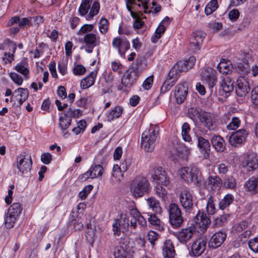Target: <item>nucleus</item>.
I'll use <instances>...</instances> for the list:
<instances>
[{
  "label": "nucleus",
  "instance_id": "nucleus-6",
  "mask_svg": "<svg viewBox=\"0 0 258 258\" xmlns=\"http://www.w3.org/2000/svg\"><path fill=\"white\" fill-rule=\"evenodd\" d=\"M196 61L195 56H190L188 59L178 61L170 70L169 76L178 78L182 72H186L192 68Z\"/></svg>",
  "mask_w": 258,
  "mask_h": 258
},
{
  "label": "nucleus",
  "instance_id": "nucleus-11",
  "mask_svg": "<svg viewBox=\"0 0 258 258\" xmlns=\"http://www.w3.org/2000/svg\"><path fill=\"white\" fill-rule=\"evenodd\" d=\"M151 178L153 182L158 184L167 185L169 183L167 174L161 167H155L152 170Z\"/></svg>",
  "mask_w": 258,
  "mask_h": 258
},
{
  "label": "nucleus",
  "instance_id": "nucleus-9",
  "mask_svg": "<svg viewBox=\"0 0 258 258\" xmlns=\"http://www.w3.org/2000/svg\"><path fill=\"white\" fill-rule=\"evenodd\" d=\"M234 80L229 76L224 77L221 82L217 95L227 97L233 91L234 88Z\"/></svg>",
  "mask_w": 258,
  "mask_h": 258
},
{
  "label": "nucleus",
  "instance_id": "nucleus-58",
  "mask_svg": "<svg viewBox=\"0 0 258 258\" xmlns=\"http://www.w3.org/2000/svg\"><path fill=\"white\" fill-rule=\"evenodd\" d=\"M30 18V25L32 26H38L40 24L43 22V18L41 16H36L34 17H31Z\"/></svg>",
  "mask_w": 258,
  "mask_h": 258
},
{
  "label": "nucleus",
  "instance_id": "nucleus-29",
  "mask_svg": "<svg viewBox=\"0 0 258 258\" xmlns=\"http://www.w3.org/2000/svg\"><path fill=\"white\" fill-rule=\"evenodd\" d=\"M245 187L252 194L258 193V175L250 177L246 182Z\"/></svg>",
  "mask_w": 258,
  "mask_h": 258
},
{
  "label": "nucleus",
  "instance_id": "nucleus-54",
  "mask_svg": "<svg viewBox=\"0 0 258 258\" xmlns=\"http://www.w3.org/2000/svg\"><path fill=\"white\" fill-rule=\"evenodd\" d=\"M120 218L121 227H123L124 229H128L130 226V217L126 214L122 213L120 215Z\"/></svg>",
  "mask_w": 258,
  "mask_h": 258
},
{
  "label": "nucleus",
  "instance_id": "nucleus-63",
  "mask_svg": "<svg viewBox=\"0 0 258 258\" xmlns=\"http://www.w3.org/2000/svg\"><path fill=\"white\" fill-rule=\"evenodd\" d=\"M118 33L130 35L131 34V28L128 26L121 24L119 27Z\"/></svg>",
  "mask_w": 258,
  "mask_h": 258
},
{
  "label": "nucleus",
  "instance_id": "nucleus-27",
  "mask_svg": "<svg viewBox=\"0 0 258 258\" xmlns=\"http://www.w3.org/2000/svg\"><path fill=\"white\" fill-rule=\"evenodd\" d=\"M222 184V180L218 176H210L206 181L205 184L206 187L209 189H219Z\"/></svg>",
  "mask_w": 258,
  "mask_h": 258
},
{
  "label": "nucleus",
  "instance_id": "nucleus-62",
  "mask_svg": "<svg viewBox=\"0 0 258 258\" xmlns=\"http://www.w3.org/2000/svg\"><path fill=\"white\" fill-rule=\"evenodd\" d=\"M86 68L81 64H77L73 69V73L75 75H83L86 72Z\"/></svg>",
  "mask_w": 258,
  "mask_h": 258
},
{
  "label": "nucleus",
  "instance_id": "nucleus-57",
  "mask_svg": "<svg viewBox=\"0 0 258 258\" xmlns=\"http://www.w3.org/2000/svg\"><path fill=\"white\" fill-rule=\"evenodd\" d=\"M227 216L225 215L220 216L217 217L213 221V225L215 227L222 226L226 222Z\"/></svg>",
  "mask_w": 258,
  "mask_h": 258
},
{
  "label": "nucleus",
  "instance_id": "nucleus-12",
  "mask_svg": "<svg viewBox=\"0 0 258 258\" xmlns=\"http://www.w3.org/2000/svg\"><path fill=\"white\" fill-rule=\"evenodd\" d=\"M29 94L27 89L19 88L14 91L11 101L13 103L14 105L20 107L28 98Z\"/></svg>",
  "mask_w": 258,
  "mask_h": 258
},
{
  "label": "nucleus",
  "instance_id": "nucleus-24",
  "mask_svg": "<svg viewBox=\"0 0 258 258\" xmlns=\"http://www.w3.org/2000/svg\"><path fill=\"white\" fill-rule=\"evenodd\" d=\"M202 79L208 85L210 88L212 89L216 85L217 81L215 72L211 68L203 71L201 74Z\"/></svg>",
  "mask_w": 258,
  "mask_h": 258
},
{
  "label": "nucleus",
  "instance_id": "nucleus-4",
  "mask_svg": "<svg viewBox=\"0 0 258 258\" xmlns=\"http://www.w3.org/2000/svg\"><path fill=\"white\" fill-rule=\"evenodd\" d=\"M178 174L184 181L193 182L196 185H199L203 181L201 173L195 166L181 168L179 170Z\"/></svg>",
  "mask_w": 258,
  "mask_h": 258
},
{
  "label": "nucleus",
  "instance_id": "nucleus-48",
  "mask_svg": "<svg viewBox=\"0 0 258 258\" xmlns=\"http://www.w3.org/2000/svg\"><path fill=\"white\" fill-rule=\"evenodd\" d=\"M248 226V222L242 221L240 223L235 224L232 228L233 233L238 234L246 229Z\"/></svg>",
  "mask_w": 258,
  "mask_h": 258
},
{
  "label": "nucleus",
  "instance_id": "nucleus-19",
  "mask_svg": "<svg viewBox=\"0 0 258 258\" xmlns=\"http://www.w3.org/2000/svg\"><path fill=\"white\" fill-rule=\"evenodd\" d=\"M103 171V168L101 165H93L88 171L79 176V179L83 181L89 178H97L102 175Z\"/></svg>",
  "mask_w": 258,
  "mask_h": 258
},
{
  "label": "nucleus",
  "instance_id": "nucleus-46",
  "mask_svg": "<svg viewBox=\"0 0 258 258\" xmlns=\"http://www.w3.org/2000/svg\"><path fill=\"white\" fill-rule=\"evenodd\" d=\"M215 200L210 196L207 201L206 206V211L209 215H213L216 212V208L215 206Z\"/></svg>",
  "mask_w": 258,
  "mask_h": 258
},
{
  "label": "nucleus",
  "instance_id": "nucleus-30",
  "mask_svg": "<svg viewBox=\"0 0 258 258\" xmlns=\"http://www.w3.org/2000/svg\"><path fill=\"white\" fill-rule=\"evenodd\" d=\"M163 255L166 258H173L175 255L173 245L170 240L164 242L163 246Z\"/></svg>",
  "mask_w": 258,
  "mask_h": 258
},
{
  "label": "nucleus",
  "instance_id": "nucleus-16",
  "mask_svg": "<svg viewBox=\"0 0 258 258\" xmlns=\"http://www.w3.org/2000/svg\"><path fill=\"white\" fill-rule=\"evenodd\" d=\"M179 200L182 207L185 210H190L193 206V197L188 188H184L179 195Z\"/></svg>",
  "mask_w": 258,
  "mask_h": 258
},
{
  "label": "nucleus",
  "instance_id": "nucleus-39",
  "mask_svg": "<svg viewBox=\"0 0 258 258\" xmlns=\"http://www.w3.org/2000/svg\"><path fill=\"white\" fill-rule=\"evenodd\" d=\"M72 122V119L66 116H61L59 120V126L62 131L63 135H65L67 132H64L70 126Z\"/></svg>",
  "mask_w": 258,
  "mask_h": 258
},
{
  "label": "nucleus",
  "instance_id": "nucleus-33",
  "mask_svg": "<svg viewBox=\"0 0 258 258\" xmlns=\"http://www.w3.org/2000/svg\"><path fill=\"white\" fill-rule=\"evenodd\" d=\"M123 108L120 106H116L111 110L107 114V119L111 121L114 119L119 118L122 114Z\"/></svg>",
  "mask_w": 258,
  "mask_h": 258
},
{
  "label": "nucleus",
  "instance_id": "nucleus-34",
  "mask_svg": "<svg viewBox=\"0 0 258 258\" xmlns=\"http://www.w3.org/2000/svg\"><path fill=\"white\" fill-rule=\"evenodd\" d=\"M147 203L153 212L156 213H161L162 208L160 206L159 202L154 197H150L147 200Z\"/></svg>",
  "mask_w": 258,
  "mask_h": 258
},
{
  "label": "nucleus",
  "instance_id": "nucleus-35",
  "mask_svg": "<svg viewBox=\"0 0 258 258\" xmlns=\"http://www.w3.org/2000/svg\"><path fill=\"white\" fill-rule=\"evenodd\" d=\"M148 221L151 224L154 226L155 229L159 231H162L164 230V226L163 223L155 214H151L148 218Z\"/></svg>",
  "mask_w": 258,
  "mask_h": 258
},
{
  "label": "nucleus",
  "instance_id": "nucleus-50",
  "mask_svg": "<svg viewBox=\"0 0 258 258\" xmlns=\"http://www.w3.org/2000/svg\"><path fill=\"white\" fill-rule=\"evenodd\" d=\"M16 217L14 216L12 214H8V212L7 213V215L5 218V226L7 228L10 229L12 228L15 223L16 220Z\"/></svg>",
  "mask_w": 258,
  "mask_h": 258
},
{
  "label": "nucleus",
  "instance_id": "nucleus-44",
  "mask_svg": "<svg viewBox=\"0 0 258 258\" xmlns=\"http://www.w3.org/2000/svg\"><path fill=\"white\" fill-rule=\"evenodd\" d=\"M218 8L217 0H212L206 6L205 9V14L209 15L215 11Z\"/></svg>",
  "mask_w": 258,
  "mask_h": 258
},
{
  "label": "nucleus",
  "instance_id": "nucleus-31",
  "mask_svg": "<svg viewBox=\"0 0 258 258\" xmlns=\"http://www.w3.org/2000/svg\"><path fill=\"white\" fill-rule=\"evenodd\" d=\"M212 145L218 152H222L225 147V144L224 140L219 136H214L212 140Z\"/></svg>",
  "mask_w": 258,
  "mask_h": 258
},
{
  "label": "nucleus",
  "instance_id": "nucleus-47",
  "mask_svg": "<svg viewBox=\"0 0 258 258\" xmlns=\"http://www.w3.org/2000/svg\"><path fill=\"white\" fill-rule=\"evenodd\" d=\"M165 29V26L160 24L159 26L156 30L154 36H152L151 38L152 42L156 43L157 40L159 39L161 37V35L164 33Z\"/></svg>",
  "mask_w": 258,
  "mask_h": 258
},
{
  "label": "nucleus",
  "instance_id": "nucleus-64",
  "mask_svg": "<svg viewBox=\"0 0 258 258\" xmlns=\"http://www.w3.org/2000/svg\"><path fill=\"white\" fill-rule=\"evenodd\" d=\"M251 97L253 103L258 105V86L254 87L252 90Z\"/></svg>",
  "mask_w": 258,
  "mask_h": 258
},
{
  "label": "nucleus",
  "instance_id": "nucleus-26",
  "mask_svg": "<svg viewBox=\"0 0 258 258\" xmlns=\"http://www.w3.org/2000/svg\"><path fill=\"white\" fill-rule=\"evenodd\" d=\"M189 154V149L184 145H180L177 150L171 153V159L173 161L177 160V157L183 160H186Z\"/></svg>",
  "mask_w": 258,
  "mask_h": 258
},
{
  "label": "nucleus",
  "instance_id": "nucleus-36",
  "mask_svg": "<svg viewBox=\"0 0 258 258\" xmlns=\"http://www.w3.org/2000/svg\"><path fill=\"white\" fill-rule=\"evenodd\" d=\"M177 79L178 78L170 77L169 73L168 74L167 79L165 80L162 87H161V93H164L169 90L174 85Z\"/></svg>",
  "mask_w": 258,
  "mask_h": 258
},
{
  "label": "nucleus",
  "instance_id": "nucleus-61",
  "mask_svg": "<svg viewBox=\"0 0 258 258\" xmlns=\"http://www.w3.org/2000/svg\"><path fill=\"white\" fill-rule=\"evenodd\" d=\"M155 191L156 194L159 197L161 198L163 200H164V198L167 195V191L165 188L159 184L157 185L155 187Z\"/></svg>",
  "mask_w": 258,
  "mask_h": 258
},
{
  "label": "nucleus",
  "instance_id": "nucleus-14",
  "mask_svg": "<svg viewBox=\"0 0 258 258\" xmlns=\"http://www.w3.org/2000/svg\"><path fill=\"white\" fill-rule=\"evenodd\" d=\"M195 228L191 226L182 229L180 231L174 233V235L182 244H185L192 237Z\"/></svg>",
  "mask_w": 258,
  "mask_h": 258
},
{
  "label": "nucleus",
  "instance_id": "nucleus-8",
  "mask_svg": "<svg viewBox=\"0 0 258 258\" xmlns=\"http://www.w3.org/2000/svg\"><path fill=\"white\" fill-rule=\"evenodd\" d=\"M169 222L171 225L175 228L181 226L183 219L181 212L178 206L174 203L170 204L169 206Z\"/></svg>",
  "mask_w": 258,
  "mask_h": 258
},
{
  "label": "nucleus",
  "instance_id": "nucleus-41",
  "mask_svg": "<svg viewBox=\"0 0 258 258\" xmlns=\"http://www.w3.org/2000/svg\"><path fill=\"white\" fill-rule=\"evenodd\" d=\"M190 130V126L188 123L184 122L182 124L181 135L182 139L185 142H190L191 141V138L189 134Z\"/></svg>",
  "mask_w": 258,
  "mask_h": 258
},
{
  "label": "nucleus",
  "instance_id": "nucleus-60",
  "mask_svg": "<svg viewBox=\"0 0 258 258\" xmlns=\"http://www.w3.org/2000/svg\"><path fill=\"white\" fill-rule=\"evenodd\" d=\"M9 76L13 81L18 85H21L22 84L23 79L22 77L16 73L12 72L10 73Z\"/></svg>",
  "mask_w": 258,
  "mask_h": 258
},
{
  "label": "nucleus",
  "instance_id": "nucleus-56",
  "mask_svg": "<svg viewBox=\"0 0 258 258\" xmlns=\"http://www.w3.org/2000/svg\"><path fill=\"white\" fill-rule=\"evenodd\" d=\"M93 28L94 26L92 24H85L77 32V34L78 35H81L88 32H90L93 30Z\"/></svg>",
  "mask_w": 258,
  "mask_h": 258
},
{
  "label": "nucleus",
  "instance_id": "nucleus-22",
  "mask_svg": "<svg viewBox=\"0 0 258 258\" xmlns=\"http://www.w3.org/2000/svg\"><path fill=\"white\" fill-rule=\"evenodd\" d=\"M207 245V239L203 237L197 239L191 246V252L195 256L201 255L205 251Z\"/></svg>",
  "mask_w": 258,
  "mask_h": 258
},
{
  "label": "nucleus",
  "instance_id": "nucleus-40",
  "mask_svg": "<svg viewBox=\"0 0 258 258\" xmlns=\"http://www.w3.org/2000/svg\"><path fill=\"white\" fill-rule=\"evenodd\" d=\"M233 196L231 194L226 195L224 198L220 201L219 204V209L224 210L228 207L233 201Z\"/></svg>",
  "mask_w": 258,
  "mask_h": 258
},
{
  "label": "nucleus",
  "instance_id": "nucleus-42",
  "mask_svg": "<svg viewBox=\"0 0 258 258\" xmlns=\"http://www.w3.org/2000/svg\"><path fill=\"white\" fill-rule=\"evenodd\" d=\"M246 167L249 171H252L258 167V160L254 156H249L246 161Z\"/></svg>",
  "mask_w": 258,
  "mask_h": 258
},
{
  "label": "nucleus",
  "instance_id": "nucleus-21",
  "mask_svg": "<svg viewBox=\"0 0 258 258\" xmlns=\"http://www.w3.org/2000/svg\"><path fill=\"white\" fill-rule=\"evenodd\" d=\"M235 89L236 93L238 96L244 97L250 90L249 83L245 78L240 77L237 80Z\"/></svg>",
  "mask_w": 258,
  "mask_h": 258
},
{
  "label": "nucleus",
  "instance_id": "nucleus-37",
  "mask_svg": "<svg viewBox=\"0 0 258 258\" xmlns=\"http://www.w3.org/2000/svg\"><path fill=\"white\" fill-rule=\"evenodd\" d=\"M202 113L200 111L195 107H191L188 109L187 114L188 116L192 120V121L196 123L198 120L201 119L202 116Z\"/></svg>",
  "mask_w": 258,
  "mask_h": 258
},
{
  "label": "nucleus",
  "instance_id": "nucleus-59",
  "mask_svg": "<svg viewBox=\"0 0 258 258\" xmlns=\"http://www.w3.org/2000/svg\"><path fill=\"white\" fill-rule=\"evenodd\" d=\"M248 244L249 247L252 251L258 252V237L250 240Z\"/></svg>",
  "mask_w": 258,
  "mask_h": 258
},
{
  "label": "nucleus",
  "instance_id": "nucleus-5",
  "mask_svg": "<svg viewBox=\"0 0 258 258\" xmlns=\"http://www.w3.org/2000/svg\"><path fill=\"white\" fill-rule=\"evenodd\" d=\"M32 160L31 155L23 152L16 158V167L18 169V175L27 176L32 168Z\"/></svg>",
  "mask_w": 258,
  "mask_h": 258
},
{
  "label": "nucleus",
  "instance_id": "nucleus-32",
  "mask_svg": "<svg viewBox=\"0 0 258 258\" xmlns=\"http://www.w3.org/2000/svg\"><path fill=\"white\" fill-rule=\"evenodd\" d=\"M119 249L116 250H123L124 252H129L133 247V243L130 242L128 237H121L118 241Z\"/></svg>",
  "mask_w": 258,
  "mask_h": 258
},
{
  "label": "nucleus",
  "instance_id": "nucleus-25",
  "mask_svg": "<svg viewBox=\"0 0 258 258\" xmlns=\"http://www.w3.org/2000/svg\"><path fill=\"white\" fill-rule=\"evenodd\" d=\"M226 237V234L223 231H220L214 233L211 237L209 246L213 248H216L223 243Z\"/></svg>",
  "mask_w": 258,
  "mask_h": 258
},
{
  "label": "nucleus",
  "instance_id": "nucleus-17",
  "mask_svg": "<svg viewBox=\"0 0 258 258\" xmlns=\"http://www.w3.org/2000/svg\"><path fill=\"white\" fill-rule=\"evenodd\" d=\"M188 93V87L186 83L179 84L174 89V96L178 104H181L186 98Z\"/></svg>",
  "mask_w": 258,
  "mask_h": 258
},
{
  "label": "nucleus",
  "instance_id": "nucleus-13",
  "mask_svg": "<svg viewBox=\"0 0 258 258\" xmlns=\"http://www.w3.org/2000/svg\"><path fill=\"white\" fill-rule=\"evenodd\" d=\"M206 36V34L201 31H197L192 33L189 44V49L192 52H196L201 48V45Z\"/></svg>",
  "mask_w": 258,
  "mask_h": 258
},
{
  "label": "nucleus",
  "instance_id": "nucleus-15",
  "mask_svg": "<svg viewBox=\"0 0 258 258\" xmlns=\"http://www.w3.org/2000/svg\"><path fill=\"white\" fill-rule=\"evenodd\" d=\"M200 122L203 123L204 126L210 131H216L217 129L216 125V118L214 114L209 112H204L202 113Z\"/></svg>",
  "mask_w": 258,
  "mask_h": 258
},
{
  "label": "nucleus",
  "instance_id": "nucleus-20",
  "mask_svg": "<svg viewBox=\"0 0 258 258\" xmlns=\"http://www.w3.org/2000/svg\"><path fill=\"white\" fill-rule=\"evenodd\" d=\"M112 44L121 55L130 48V42L125 38L115 37L113 39Z\"/></svg>",
  "mask_w": 258,
  "mask_h": 258
},
{
  "label": "nucleus",
  "instance_id": "nucleus-38",
  "mask_svg": "<svg viewBox=\"0 0 258 258\" xmlns=\"http://www.w3.org/2000/svg\"><path fill=\"white\" fill-rule=\"evenodd\" d=\"M15 69L17 72L22 74L24 76L27 75V74L29 73V70L28 69V63L27 59H23L16 66Z\"/></svg>",
  "mask_w": 258,
  "mask_h": 258
},
{
  "label": "nucleus",
  "instance_id": "nucleus-23",
  "mask_svg": "<svg viewBox=\"0 0 258 258\" xmlns=\"http://www.w3.org/2000/svg\"><path fill=\"white\" fill-rule=\"evenodd\" d=\"M195 135L198 139V146L201 151L203 153L204 157L207 158L210 151V145L209 141L202 137L199 133L200 130H194Z\"/></svg>",
  "mask_w": 258,
  "mask_h": 258
},
{
  "label": "nucleus",
  "instance_id": "nucleus-10",
  "mask_svg": "<svg viewBox=\"0 0 258 258\" xmlns=\"http://www.w3.org/2000/svg\"><path fill=\"white\" fill-rule=\"evenodd\" d=\"M83 42L85 45L82 46L81 49L85 48V51L88 53H92L93 48L100 44V37L93 33H87L84 36Z\"/></svg>",
  "mask_w": 258,
  "mask_h": 258
},
{
  "label": "nucleus",
  "instance_id": "nucleus-53",
  "mask_svg": "<svg viewBox=\"0 0 258 258\" xmlns=\"http://www.w3.org/2000/svg\"><path fill=\"white\" fill-rule=\"evenodd\" d=\"M100 6L99 4L97 2H95L93 3L91 10L88 15V19H91L94 16L96 15L99 11Z\"/></svg>",
  "mask_w": 258,
  "mask_h": 258
},
{
  "label": "nucleus",
  "instance_id": "nucleus-7",
  "mask_svg": "<svg viewBox=\"0 0 258 258\" xmlns=\"http://www.w3.org/2000/svg\"><path fill=\"white\" fill-rule=\"evenodd\" d=\"M210 223L211 220L206 214L199 211L193 219L190 226L195 227V231L200 233H204L207 230Z\"/></svg>",
  "mask_w": 258,
  "mask_h": 258
},
{
  "label": "nucleus",
  "instance_id": "nucleus-55",
  "mask_svg": "<svg viewBox=\"0 0 258 258\" xmlns=\"http://www.w3.org/2000/svg\"><path fill=\"white\" fill-rule=\"evenodd\" d=\"M240 120L237 117H233L231 122L227 125V127L229 130H234L237 128L240 124Z\"/></svg>",
  "mask_w": 258,
  "mask_h": 258
},
{
  "label": "nucleus",
  "instance_id": "nucleus-49",
  "mask_svg": "<svg viewBox=\"0 0 258 258\" xmlns=\"http://www.w3.org/2000/svg\"><path fill=\"white\" fill-rule=\"evenodd\" d=\"M224 185L227 188L234 189L236 186V182L235 178L232 176H228L225 179Z\"/></svg>",
  "mask_w": 258,
  "mask_h": 258
},
{
  "label": "nucleus",
  "instance_id": "nucleus-43",
  "mask_svg": "<svg viewBox=\"0 0 258 258\" xmlns=\"http://www.w3.org/2000/svg\"><path fill=\"white\" fill-rule=\"evenodd\" d=\"M22 208L19 203H13L8 210V214H12L15 217H17L21 212Z\"/></svg>",
  "mask_w": 258,
  "mask_h": 258
},
{
  "label": "nucleus",
  "instance_id": "nucleus-51",
  "mask_svg": "<svg viewBox=\"0 0 258 258\" xmlns=\"http://www.w3.org/2000/svg\"><path fill=\"white\" fill-rule=\"evenodd\" d=\"M109 22L107 19L101 18L99 22V29L101 33L105 34L108 29Z\"/></svg>",
  "mask_w": 258,
  "mask_h": 258
},
{
  "label": "nucleus",
  "instance_id": "nucleus-1",
  "mask_svg": "<svg viewBox=\"0 0 258 258\" xmlns=\"http://www.w3.org/2000/svg\"><path fill=\"white\" fill-rule=\"evenodd\" d=\"M145 58L142 55H139L135 63L126 71L121 79L122 84L128 88L132 87L139 77L140 75L146 69Z\"/></svg>",
  "mask_w": 258,
  "mask_h": 258
},
{
  "label": "nucleus",
  "instance_id": "nucleus-18",
  "mask_svg": "<svg viewBox=\"0 0 258 258\" xmlns=\"http://www.w3.org/2000/svg\"><path fill=\"white\" fill-rule=\"evenodd\" d=\"M247 134L246 131L244 129L233 133L229 137V143L233 146H239L245 141Z\"/></svg>",
  "mask_w": 258,
  "mask_h": 258
},
{
  "label": "nucleus",
  "instance_id": "nucleus-3",
  "mask_svg": "<svg viewBox=\"0 0 258 258\" xmlns=\"http://www.w3.org/2000/svg\"><path fill=\"white\" fill-rule=\"evenodd\" d=\"M159 130L155 126L151 127L142 135L141 147L146 152H152L156 146Z\"/></svg>",
  "mask_w": 258,
  "mask_h": 258
},
{
  "label": "nucleus",
  "instance_id": "nucleus-2",
  "mask_svg": "<svg viewBox=\"0 0 258 258\" xmlns=\"http://www.w3.org/2000/svg\"><path fill=\"white\" fill-rule=\"evenodd\" d=\"M150 183L147 178L142 176L135 177L130 184V191L135 198L142 197L149 192Z\"/></svg>",
  "mask_w": 258,
  "mask_h": 258
},
{
  "label": "nucleus",
  "instance_id": "nucleus-45",
  "mask_svg": "<svg viewBox=\"0 0 258 258\" xmlns=\"http://www.w3.org/2000/svg\"><path fill=\"white\" fill-rule=\"evenodd\" d=\"M91 7L90 0H82L81 4L79 9V12L80 15L83 16L88 12Z\"/></svg>",
  "mask_w": 258,
  "mask_h": 258
},
{
  "label": "nucleus",
  "instance_id": "nucleus-28",
  "mask_svg": "<svg viewBox=\"0 0 258 258\" xmlns=\"http://www.w3.org/2000/svg\"><path fill=\"white\" fill-rule=\"evenodd\" d=\"M97 75V71H94L90 73L87 77L84 78L80 83V86L82 89H85L92 86L95 83Z\"/></svg>",
  "mask_w": 258,
  "mask_h": 258
},
{
  "label": "nucleus",
  "instance_id": "nucleus-52",
  "mask_svg": "<svg viewBox=\"0 0 258 258\" xmlns=\"http://www.w3.org/2000/svg\"><path fill=\"white\" fill-rule=\"evenodd\" d=\"M112 175L117 180L120 181L123 176V172L119 168L118 165H114L112 168Z\"/></svg>",
  "mask_w": 258,
  "mask_h": 258
}]
</instances>
